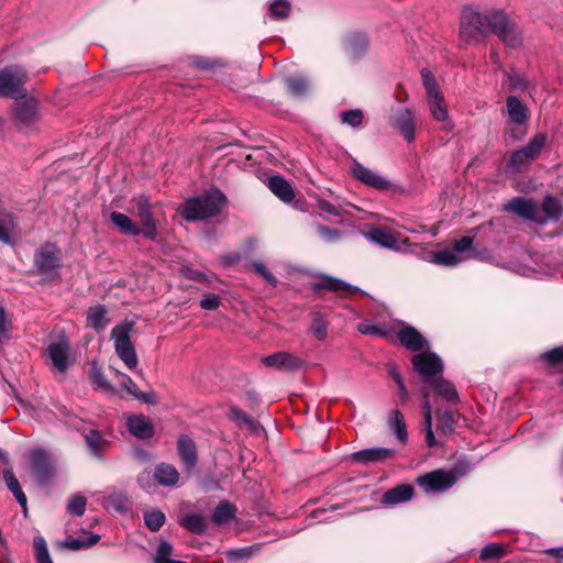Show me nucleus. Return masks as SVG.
<instances>
[{
  "label": "nucleus",
  "instance_id": "f257e3e1",
  "mask_svg": "<svg viewBox=\"0 0 563 563\" xmlns=\"http://www.w3.org/2000/svg\"><path fill=\"white\" fill-rule=\"evenodd\" d=\"M504 211L514 213L542 227L550 221H560L563 214V203L558 197L545 195L541 201L540 211L534 199L519 196L508 201L504 206Z\"/></svg>",
  "mask_w": 563,
  "mask_h": 563
},
{
  "label": "nucleus",
  "instance_id": "f03ea898",
  "mask_svg": "<svg viewBox=\"0 0 563 563\" xmlns=\"http://www.w3.org/2000/svg\"><path fill=\"white\" fill-rule=\"evenodd\" d=\"M225 202V195L214 188L203 196L188 199L180 214L187 221L205 220L218 216L221 212V206Z\"/></svg>",
  "mask_w": 563,
  "mask_h": 563
},
{
  "label": "nucleus",
  "instance_id": "7ed1b4c3",
  "mask_svg": "<svg viewBox=\"0 0 563 563\" xmlns=\"http://www.w3.org/2000/svg\"><path fill=\"white\" fill-rule=\"evenodd\" d=\"M62 251L56 244L46 243L34 252L33 267L43 283L58 285L62 282Z\"/></svg>",
  "mask_w": 563,
  "mask_h": 563
},
{
  "label": "nucleus",
  "instance_id": "20e7f679",
  "mask_svg": "<svg viewBox=\"0 0 563 563\" xmlns=\"http://www.w3.org/2000/svg\"><path fill=\"white\" fill-rule=\"evenodd\" d=\"M490 31L509 48L522 45L521 31L511 22L503 11H493L487 14V32Z\"/></svg>",
  "mask_w": 563,
  "mask_h": 563
},
{
  "label": "nucleus",
  "instance_id": "39448f33",
  "mask_svg": "<svg viewBox=\"0 0 563 563\" xmlns=\"http://www.w3.org/2000/svg\"><path fill=\"white\" fill-rule=\"evenodd\" d=\"M29 74L21 65H8L0 70V97L19 99L26 97Z\"/></svg>",
  "mask_w": 563,
  "mask_h": 563
},
{
  "label": "nucleus",
  "instance_id": "423d86ee",
  "mask_svg": "<svg viewBox=\"0 0 563 563\" xmlns=\"http://www.w3.org/2000/svg\"><path fill=\"white\" fill-rule=\"evenodd\" d=\"M487 36V14L464 9L460 21V38L465 44L479 43Z\"/></svg>",
  "mask_w": 563,
  "mask_h": 563
},
{
  "label": "nucleus",
  "instance_id": "0eeeda50",
  "mask_svg": "<svg viewBox=\"0 0 563 563\" xmlns=\"http://www.w3.org/2000/svg\"><path fill=\"white\" fill-rule=\"evenodd\" d=\"M133 328V322H122L111 330L115 353L130 369L136 367L139 362L130 338Z\"/></svg>",
  "mask_w": 563,
  "mask_h": 563
},
{
  "label": "nucleus",
  "instance_id": "6e6552de",
  "mask_svg": "<svg viewBox=\"0 0 563 563\" xmlns=\"http://www.w3.org/2000/svg\"><path fill=\"white\" fill-rule=\"evenodd\" d=\"M12 104L13 124L19 129H26L35 125L40 121L38 101L26 95L14 99Z\"/></svg>",
  "mask_w": 563,
  "mask_h": 563
},
{
  "label": "nucleus",
  "instance_id": "1a4fd4ad",
  "mask_svg": "<svg viewBox=\"0 0 563 563\" xmlns=\"http://www.w3.org/2000/svg\"><path fill=\"white\" fill-rule=\"evenodd\" d=\"M132 202L136 209L135 214L141 222V234L150 241H155L158 235L157 221L153 216V205L151 203L150 197L140 195L134 197Z\"/></svg>",
  "mask_w": 563,
  "mask_h": 563
},
{
  "label": "nucleus",
  "instance_id": "9d476101",
  "mask_svg": "<svg viewBox=\"0 0 563 563\" xmlns=\"http://www.w3.org/2000/svg\"><path fill=\"white\" fill-rule=\"evenodd\" d=\"M456 481L457 475L455 471L438 468L418 476L416 483L418 486L423 488L426 493H440L451 488L456 483Z\"/></svg>",
  "mask_w": 563,
  "mask_h": 563
},
{
  "label": "nucleus",
  "instance_id": "9b49d317",
  "mask_svg": "<svg viewBox=\"0 0 563 563\" xmlns=\"http://www.w3.org/2000/svg\"><path fill=\"white\" fill-rule=\"evenodd\" d=\"M310 289L318 297H323L325 291H345L350 295L361 294L363 296H367V294L361 288L330 275H321L320 280L311 284Z\"/></svg>",
  "mask_w": 563,
  "mask_h": 563
},
{
  "label": "nucleus",
  "instance_id": "f8f14e48",
  "mask_svg": "<svg viewBox=\"0 0 563 563\" xmlns=\"http://www.w3.org/2000/svg\"><path fill=\"white\" fill-rule=\"evenodd\" d=\"M31 466L36 477V482L41 485L48 484L55 476V466L43 449H36L31 454Z\"/></svg>",
  "mask_w": 563,
  "mask_h": 563
},
{
  "label": "nucleus",
  "instance_id": "ddd939ff",
  "mask_svg": "<svg viewBox=\"0 0 563 563\" xmlns=\"http://www.w3.org/2000/svg\"><path fill=\"white\" fill-rule=\"evenodd\" d=\"M413 369L424 377H434L443 372V362L433 352H421L411 357Z\"/></svg>",
  "mask_w": 563,
  "mask_h": 563
},
{
  "label": "nucleus",
  "instance_id": "4468645a",
  "mask_svg": "<svg viewBox=\"0 0 563 563\" xmlns=\"http://www.w3.org/2000/svg\"><path fill=\"white\" fill-rule=\"evenodd\" d=\"M369 47L368 36L363 32H350L343 38V49L352 60L363 58Z\"/></svg>",
  "mask_w": 563,
  "mask_h": 563
},
{
  "label": "nucleus",
  "instance_id": "2eb2a0df",
  "mask_svg": "<svg viewBox=\"0 0 563 563\" xmlns=\"http://www.w3.org/2000/svg\"><path fill=\"white\" fill-rule=\"evenodd\" d=\"M263 363L267 367H275L279 371L295 372L302 368L306 362L288 352H276L263 358Z\"/></svg>",
  "mask_w": 563,
  "mask_h": 563
},
{
  "label": "nucleus",
  "instance_id": "dca6fc26",
  "mask_svg": "<svg viewBox=\"0 0 563 563\" xmlns=\"http://www.w3.org/2000/svg\"><path fill=\"white\" fill-rule=\"evenodd\" d=\"M415 496V487L411 484H398L395 487L386 490L382 498L380 504L386 507L396 506L411 500Z\"/></svg>",
  "mask_w": 563,
  "mask_h": 563
},
{
  "label": "nucleus",
  "instance_id": "f3484780",
  "mask_svg": "<svg viewBox=\"0 0 563 563\" xmlns=\"http://www.w3.org/2000/svg\"><path fill=\"white\" fill-rule=\"evenodd\" d=\"M398 340L401 345L412 352H420L428 347V341L412 325L406 324L398 331Z\"/></svg>",
  "mask_w": 563,
  "mask_h": 563
},
{
  "label": "nucleus",
  "instance_id": "a211bd4d",
  "mask_svg": "<svg viewBox=\"0 0 563 563\" xmlns=\"http://www.w3.org/2000/svg\"><path fill=\"white\" fill-rule=\"evenodd\" d=\"M393 124L404 139L408 142H412L415 140V117L413 112L410 109H399L395 112L391 118Z\"/></svg>",
  "mask_w": 563,
  "mask_h": 563
},
{
  "label": "nucleus",
  "instance_id": "6ab92c4d",
  "mask_svg": "<svg viewBox=\"0 0 563 563\" xmlns=\"http://www.w3.org/2000/svg\"><path fill=\"white\" fill-rule=\"evenodd\" d=\"M352 173L357 180L375 189L387 190L390 188V183L387 179L366 168L360 163L354 164L352 167Z\"/></svg>",
  "mask_w": 563,
  "mask_h": 563
},
{
  "label": "nucleus",
  "instance_id": "aec40b11",
  "mask_svg": "<svg viewBox=\"0 0 563 563\" xmlns=\"http://www.w3.org/2000/svg\"><path fill=\"white\" fill-rule=\"evenodd\" d=\"M395 451L391 449H385V448H371V449H364L357 452H354L351 454V460L354 463L358 464H371V463H378L386 460H389L394 456Z\"/></svg>",
  "mask_w": 563,
  "mask_h": 563
},
{
  "label": "nucleus",
  "instance_id": "412c9836",
  "mask_svg": "<svg viewBox=\"0 0 563 563\" xmlns=\"http://www.w3.org/2000/svg\"><path fill=\"white\" fill-rule=\"evenodd\" d=\"M177 452L187 471H190L197 465V445L191 438L181 434L177 440Z\"/></svg>",
  "mask_w": 563,
  "mask_h": 563
},
{
  "label": "nucleus",
  "instance_id": "4be33fe9",
  "mask_svg": "<svg viewBox=\"0 0 563 563\" xmlns=\"http://www.w3.org/2000/svg\"><path fill=\"white\" fill-rule=\"evenodd\" d=\"M506 108L510 123L515 125H528L530 111L519 98L515 96L507 97Z\"/></svg>",
  "mask_w": 563,
  "mask_h": 563
},
{
  "label": "nucleus",
  "instance_id": "5701e85b",
  "mask_svg": "<svg viewBox=\"0 0 563 563\" xmlns=\"http://www.w3.org/2000/svg\"><path fill=\"white\" fill-rule=\"evenodd\" d=\"M69 343L67 340L62 339L57 342H52L47 347V353L53 362V365L60 372L65 373L68 368V352Z\"/></svg>",
  "mask_w": 563,
  "mask_h": 563
},
{
  "label": "nucleus",
  "instance_id": "b1692460",
  "mask_svg": "<svg viewBox=\"0 0 563 563\" xmlns=\"http://www.w3.org/2000/svg\"><path fill=\"white\" fill-rule=\"evenodd\" d=\"M126 427L129 432L133 437L141 440L151 439L155 433L154 426L152 424L150 419L143 415L129 417L126 421Z\"/></svg>",
  "mask_w": 563,
  "mask_h": 563
},
{
  "label": "nucleus",
  "instance_id": "393cba45",
  "mask_svg": "<svg viewBox=\"0 0 563 563\" xmlns=\"http://www.w3.org/2000/svg\"><path fill=\"white\" fill-rule=\"evenodd\" d=\"M109 220L122 235L137 236L141 235V228L126 214L119 211H111Z\"/></svg>",
  "mask_w": 563,
  "mask_h": 563
},
{
  "label": "nucleus",
  "instance_id": "a878e982",
  "mask_svg": "<svg viewBox=\"0 0 563 563\" xmlns=\"http://www.w3.org/2000/svg\"><path fill=\"white\" fill-rule=\"evenodd\" d=\"M398 233L388 228L374 227L367 232V238L376 244L395 250L398 247Z\"/></svg>",
  "mask_w": 563,
  "mask_h": 563
},
{
  "label": "nucleus",
  "instance_id": "bb28decb",
  "mask_svg": "<svg viewBox=\"0 0 563 563\" xmlns=\"http://www.w3.org/2000/svg\"><path fill=\"white\" fill-rule=\"evenodd\" d=\"M267 186L284 202H290L295 198L292 186L280 175L271 176Z\"/></svg>",
  "mask_w": 563,
  "mask_h": 563
},
{
  "label": "nucleus",
  "instance_id": "cd10ccee",
  "mask_svg": "<svg viewBox=\"0 0 563 563\" xmlns=\"http://www.w3.org/2000/svg\"><path fill=\"white\" fill-rule=\"evenodd\" d=\"M107 314L108 309L104 305H97L95 307H90L87 312L88 325L91 327L97 332L103 331L110 321Z\"/></svg>",
  "mask_w": 563,
  "mask_h": 563
},
{
  "label": "nucleus",
  "instance_id": "c85d7f7f",
  "mask_svg": "<svg viewBox=\"0 0 563 563\" xmlns=\"http://www.w3.org/2000/svg\"><path fill=\"white\" fill-rule=\"evenodd\" d=\"M262 544L256 543L250 547L231 549L224 552L228 563H245L261 552Z\"/></svg>",
  "mask_w": 563,
  "mask_h": 563
},
{
  "label": "nucleus",
  "instance_id": "c756f323",
  "mask_svg": "<svg viewBox=\"0 0 563 563\" xmlns=\"http://www.w3.org/2000/svg\"><path fill=\"white\" fill-rule=\"evenodd\" d=\"M289 95L297 99L305 98L310 90V82L303 76H288L284 79Z\"/></svg>",
  "mask_w": 563,
  "mask_h": 563
},
{
  "label": "nucleus",
  "instance_id": "7c9ffc66",
  "mask_svg": "<svg viewBox=\"0 0 563 563\" xmlns=\"http://www.w3.org/2000/svg\"><path fill=\"white\" fill-rule=\"evenodd\" d=\"M154 478L162 486H174L179 479V473L173 465L161 463L155 468Z\"/></svg>",
  "mask_w": 563,
  "mask_h": 563
},
{
  "label": "nucleus",
  "instance_id": "2f4dec72",
  "mask_svg": "<svg viewBox=\"0 0 563 563\" xmlns=\"http://www.w3.org/2000/svg\"><path fill=\"white\" fill-rule=\"evenodd\" d=\"M432 385L433 389L448 402L452 405L460 402L457 390L451 382L440 376L433 379Z\"/></svg>",
  "mask_w": 563,
  "mask_h": 563
},
{
  "label": "nucleus",
  "instance_id": "473e14b6",
  "mask_svg": "<svg viewBox=\"0 0 563 563\" xmlns=\"http://www.w3.org/2000/svg\"><path fill=\"white\" fill-rule=\"evenodd\" d=\"M437 430L443 434H451L454 432L457 419L456 415L449 409L435 411Z\"/></svg>",
  "mask_w": 563,
  "mask_h": 563
},
{
  "label": "nucleus",
  "instance_id": "72a5a7b5",
  "mask_svg": "<svg viewBox=\"0 0 563 563\" xmlns=\"http://www.w3.org/2000/svg\"><path fill=\"white\" fill-rule=\"evenodd\" d=\"M179 525L189 532L199 536L203 534L208 527L206 518L200 514H188L184 516Z\"/></svg>",
  "mask_w": 563,
  "mask_h": 563
},
{
  "label": "nucleus",
  "instance_id": "f704fd0d",
  "mask_svg": "<svg viewBox=\"0 0 563 563\" xmlns=\"http://www.w3.org/2000/svg\"><path fill=\"white\" fill-rule=\"evenodd\" d=\"M235 508L227 500L218 504L211 515V521L217 526H223L234 518Z\"/></svg>",
  "mask_w": 563,
  "mask_h": 563
},
{
  "label": "nucleus",
  "instance_id": "c9c22d12",
  "mask_svg": "<svg viewBox=\"0 0 563 563\" xmlns=\"http://www.w3.org/2000/svg\"><path fill=\"white\" fill-rule=\"evenodd\" d=\"M3 479L7 484L8 489L13 494L16 501L20 504V506L23 508L24 512H26V504L27 499L25 494L23 493L20 483L12 471L5 470L3 472Z\"/></svg>",
  "mask_w": 563,
  "mask_h": 563
},
{
  "label": "nucleus",
  "instance_id": "e433bc0d",
  "mask_svg": "<svg viewBox=\"0 0 563 563\" xmlns=\"http://www.w3.org/2000/svg\"><path fill=\"white\" fill-rule=\"evenodd\" d=\"M99 540L100 536L93 533L85 538H73L71 536H68L63 542V547L71 551H78L80 549H88L97 544Z\"/></svg>",
  "mask_w": 563,
  "mask_h": 563
},
{
  "label": "nucleus",
  "instance_id": "4c0bfd02",
  "mask_svg": "<svg viewBox=\"0 0 563 563\" xmlns=\"http://www.w3.org/2000/svg\"><path fill=\"white\" fill-rule=\"evenodd\" d=\"M390 426L394 428L395 435L397 437L400 443H406L407 441V428L404 415L400 410L394 409L390 411L389 417Z\"/></svg>",
  "mask_w": 563,
  "mask_h": 563
},
{
  "label": "nucleus",
  "instance_id": "58836bf2",
  "mask_svg": "<svg viewBox=\"0 0 563 563\" xmlns=\"http://www.w3.org/2000/svg\"><path fill=\"white\" fill-rule=\"evenodd\" d=\"M429 107L433 118L438 121H444L448 118V109L443 97L440 93L429 98Z\"/></svg>",
  "mask_w": 563,
  "mask_h": 563
},
{
  "label": "nucleus",
  "instance_id": "ea45409f",
  "mask_svg": "<svg viewBox=\"0 0 563 563\" xmlns=\"http://www.w3.org/2000/svg\"><path fill=\"white\" fill-rule=\"evenodd\" d=\"M165 514L161 510H151L144 514L145 527L152 532L158 531L165 523Z\"/></svg>",
  "mask_w": 563,
  "mask_h": 563
},
{
  "label": "nucleus",
  "instance_id": "a19ab883",
  "mask_svg": "<svg viewBox=\"0 0 563 563\" xmlns=\"http://www.w3.org/2000/svg\"><path fill=\"white\" fill-rule=\"evenodd\" d=\"M547 135L544 133H538L528 142L526 146H523V150H526L530 158L534 161L540 156V153L544 147Z\"/></svg>",
  "mask_w": 563,
  "mask_h": 563
},
{
  "label": "nucleus",
  "instance_id": "79ce46f5",
  "mask_svg": "<svg viewBox=\"0 0 563 563\" xmlns=\"http://www.w3.org/2000/svg\"><path fill=\"white\" fill-rule=\"evenodd\" d=\"M85 439H86L87 445L90 448L91 452L95 455H98L108 445V441L104 440L102 438L101 433L97 430L89 431V433L86 434Z\"/></svg>",
  "mask_w": 563,
  "mask_h": 563
},
{
  "label": "nucleus",
  "instance_id": "37998d69",
  "mask_svg": "<svg viewBox=\"0 0 563 563\" xmlns=\"http://www.w3.org/2000/svg\"><path fill=\"white\" fill-rule=\"evenodd\" d=\"M229 418L236 422L240 427L246 426L251 430L255 427V420L236 406H230Z\"/></svg>",
  "mask_w": 563,
  "mask_h": 563
},
{
  "label": "nucleus",
  "instance_id": "c03bdc74",
  "mask_svg": "<svg viewBox=\"0 0 563 563\" xmlns=\"http://www.w3.org/2000/svg\"><path fill=\"white\" fill-rule=\"evenodd\" d=\"M433 262L442 266L452 267L460 263V257L453 250H441L433 253Z\"/></svg>",
  "mask_w": 563,
  "mask_h": 563
},
{
  "label": "nucleus",
  "instance_id": "a18cd8bd",
  "mask_svg": "<svg viewBox=\"0 0 563 563\" xmlns=\"http://www.w3.org/2000/svg\"><path fill=\"white\" fill-rule=\"evenodd\" d=\"M506 554V547L501 543H490L481 551V560L490 561L501 559Z\"/></svg>",
  "mask_w": 563,
  "mask_h": 563
},
{
  "label": "nucleus",
  "instance_id": "49530a36",
  "mask_svg": "<svg viewBox=\"0 0 563 563\" xmlns=\"http://www.w3.org/2000/svg\"><path fill=\"white\" fill-rule=\"evenodd\" d=\"M90 380L95 388L107 391L112 389L111 384L107 379L102 369L96 364H93L90 368Z\"/></svg>",
  "mask_w": 563,
  "mask_h": 563
},
{
  "label": "nucleus",
  "instance_id": "de8ad7c7",
  "mask_svg": "<svg viewBox=\"0 0 563 563\" xmlns=\"http://www.w3.org/2000/svg\"><path fill=\"white\" fill-rule=\"evenodd\" d=\"M13 217L9 213L0 214V241L4 244H12L10 231L13 228Z\"/></svg>",
  "mask_w": 563,
  "mask_h": 563
},
{
  "label": "nucleus",
  "instance_id": "09e8293b",
  "mask_svg": "<svg viewBox=\"0 0 563 563\" xmlns=\"http://www.w3.org/2000/svg\"><path fill=\"white\" fill-rule=\"evenodd\" d=\"M290 3L286 0H274L269 5V13L276 20L288 18L290 12Z\"/></svg>",
  "mask_w": 563,
  "mask_h": 563
},
{
  "label": "nucleus",
  "instance_id": "8fccbe9b",
  "mask_svg": "<svg viewBox=\"0 0 563 563\" xmlns=\"http://www.w3.org/2000/svg\"><path fill=\"white\" fill-rule=\"evenodd\" d=\"M33 547L37 563H53L46 547V542L42 537L34 538Z\"/></svg>",
  "mask_w": 563,
  "mask_h": 563
},
{
  "label": "nucleus",
  "instance_id": "3c124183",
  "mask_svg": "<svg viewBox=\"0 0 563 563\" xmlns=\"http://www.w3.org/2000/svg\"><path fill=\"white\" fill-rule=\"evenodd\" d=\"M314 228L318 235L328 243H335L342 236L341 231L338 229L329 228L320 223L316 224Z\"/></svg>",
  "mask_w": 563,
  "mask_h": 563
},
{
  "label": "nucleus",
  "instance_id": "603ef678",
  "mask_svg": "<svg viewBox=\"0 0 563 563\" xmlns=\"http://www.w3.org/2000/svg\"><path fill=\"white\" fill-rule=\"evenodd\" d=\"M533 159L530 158L529 154L523 150V147L516 150L511 153L510 159H509V166L520 170L522 166L528 165Z\"/></svg>",
  "mask_w": 563,
  "mask_h": 563
},
{
  "label": "nucleus",
  "instance_id": "864d4df0",
  "mask_svg": "<svg viewBox=\"0 0 563 563\" xmlns=\"http://www.w3.org/2000/svg\"><path fill=\"white\" fill-rule=\"evenodd\" d=\"M340 118L343 123L355 128L362 124L364 114L360 109H351L341 112Z\"/></svg>",
  "mask_w": 563,
  "mask_h": 563
},
{
  "label": "nucleus",
  "instance_id": "5fc2aeb1",
  "mask_svg": "<svg viewBox=\"0 0 563 563\" xmlns=\"http://www.w3.org/2000/svg\"><path fill=\"white\" fill-rule=\"evenodd\" d=\"M87 499L81 495L74 496L68 505L67 511L75 516H82L86 510Z\"/></svg>",
  "mask_w": 563,
  "mask_h": 563
},
{
  "label": "nucleus",
  "instance_id": "6e6d98bb",
  "mask_svg": "<svg viewBox=\"0 0 563 563\" xmlns=\"http://www.w3.org/2000/svg\"><path fill=\"white\" fill-rule=\"evenodd\" d=\"M108 506L112 507L119 512H126L129 510L128 498L124 494H113L107 499Z\"/></svg>",
  "mask_w": 563,
  "mask_h": 563
},
{
  "label": "nucleus",
  "instance_id": "4d7b16f0",
  "mask_svg": "<svg viewBox=\"0 0 563 563\" xmlns=\"http://www.w3.org/2000/svg\"><path fill=\"white\" fill-rule=\"evenodd\" d=\"M421 77L429 98L433 97L435 93H440L438 91L437 80L430 70L423 68L421 70Z\"/></svg>",
  "mask_w": 563,
  "mask_h": 563
},
{
  "label": "nucleus",
  "instance_id": "13d9d810",
  "mask_svg": "<svg viewBox=\"0 0 563 563\" xmlns=\"http://www.w3.org/2000/svg\"><path fill=\"white\" fill-rule=\"evenodd\" d=\"M542 360H544L550 366H558L563 362V345L556 346L552 350L544 352L541 355Z\"/></svg>",
  "mask_w": 563,
  "mask_h": 563
},
{
  "label": "nucleus",
  "instance_id": "bf43d9fd",
  "mask_svg": "<svg viewBox=\"0 0 563 563\" xmlns=\"http://www.w3.org/2000/svg\"><path fill=\"white\" fill-rule=\"evenodd\" d=\"M251 267L253 271L262 276L269 285L276 287L278 284L277 278L267 269V267L262 262H252Z\"/></svg>",
  "mask_w": 563,
  "mask_h": 563
},
{
  "label": "nucleus",
  "instance_id": "052dcab7",
  "mask_svg": "<svg viewBox=\"0 0 563 563\" xmlns=\"http://www.w3.org/2000/svg\"><path fill=\"white\" fill-rule=\"evenodd\" d=\"M328 327L329 323L322 318H314L311 324V330L319 341H323L328 335Z\"/></svg>",
  "mask_w": 563,
  "mask_h": 563
},
{
  "label": "nucleus",
  "instance_id": "680f3d73",
  "mask_svg": "<svg viewBox=\"0 0 563 563\" xmlns=\"http://www.w3.org/2000/svg\"><path fill=\"white\" fill-rule=\"evenodd\" d=\"M357 330L362 334H371L379 338H386L388 335V333L384 329L376 324L360 323Z\"/></svg>",
  "mask_w": 563,
  "mask_h": 563
},
{
  "label": "nucleus",
  "instance_id": "e2e57ef3",
  "mask_svg": "<svg viewBox=\"0 0 563 563\" xmlns=\"http://www.w3.org/2000/svg\"><path fill=\"white\" fill-rule=\"evenodd\" d=\"M220 306V297L214 294L205 295L200 300V307L206 310H216Z\"/></svg>",
  "mask_w": 563,
  "mask_h": 563
},
{
  "label": "nucleus",
  "instance_id": "0e129e2a",
  "mask_svg": "<svg viewBox=\"0 0 563 563\" xmlns=\"http://www.w3.org/2000/svg\"><path fill=\"white\" fill-rule=\"evenodd\" d=\"M474 239L471 236H462L459 240H455L452 245V250L454 252H464L468 251L473 245Z\"/></svg>",
  "mask_w": 563,
  "mask_h": 563
},
{
  "label": "nucleus",
  "instance_id": "69168bd1",
  "mask_svg": "<svg viewBox=\"0 0 563 563\" xmlns=\"http://www.w3.org/2000/svg\"><path fill=\"white\" fill-rule=\"evenodd\" d=\"M121 386L129 395L133 396L134 398L141 391L135 382L128 375H123Z\"/></svg>",
  "mask_w": 563,
  "mask_h": 563
},
{
  "label": "nucleus",
  "instance_id": "338daca9",
  "mask_svg": "<svg viewBox=\"0 0 563 563\" xmlns=\"http://www.w3.org/2000/svg\"><path fill=\"white\" fill-rule=\"evenodd\" d=\"M318 208L325 212V213H329V214H332V216H340L341 211H340V207L338 206H334L332 205L331 202L324 200V199H319L318 200Z\"/></svg>",
  "mask_w": 563,
  "mask_h": 563
},
{
  "label": "nucleus",
  "instance_id": "774afa93",
  "mask_svg": "<svg viewBox=\"0 0 563 563\" xmlns=\"http://www.w3.org/2000/svg\"><path fill=\"white\" fill-rule=\"evenodd\" d=\"M508 78H509V85H510L511 91H514L517 88H519L520 90L527 89L528 82L520 75H518V74L509 75Z\"/></svg>",
  "mask_w": 563,
  "mask_h": 563
}]
</instances>
